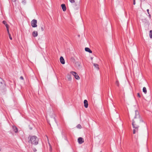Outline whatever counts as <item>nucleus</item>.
Instances as JSON below:
<instances>
[{"instance_id": "obj_1", "label": "nucleus", "mask_w": 152, "mask_h": 152, "mask_svg": "<svg viewBox=\"0 0 152 152\" xmlns=\"http://www.w3.org/2000/svg\"><path fill=\"white\" fill-rule=\"evenodd\" d=\"M141 122H143L140 117L139 112L136 110L135 111V116L134 119L132 120V125L133 128H134L133 130V133L134 134L136 132H137L139 126L138 124Z\"/></svg>"}, {"instance_id": "obj_2", "label": "nucleus", "mask_w": 152, "mask_h": 152, "mask_svg": "<svg viewBox=\"0 0 152 152\" xmlns=\"http://www.w3.org/2000/svg\"><path fill=\"white\" fill-rule=\"evenodd\" d=\"M28 142L31 143V144L34 145H36L38 143L39 139L35 136H29L28 138Z\"/></svg>"}, {"instance_id": "obj_3", "label": "nucleus", "mask_w": 152, "mask_h": 152, "mask_svg": "<svg viewBox=\"0 0 152 152\" xmlns=\"http://www.w3.org/2000/svg\"><path fill=\"white\" fill-rule=\"evenodd\" d=\"M5 86V82L0 77V90H2Z\"/></svg>"}, {"instance_id": "obj_4", "label": "nucleus", "mask_w": 152, "mask_h": 152, "mask_svg": "<svg viewBox=\"0 0 152 152\" xmlns=\"http://www.w3.org/2000/svg\"><path fill=\"white\" fill-rule=\"evenodd\" d=\"M75 5L74 7L76 10H78L80 6V0H75Z\"/></svg>"}, {"instance_id": "obj_5", "label": "nucleus", "mask_w": 152, "mask_h": 152, "mask_svg": "<svg viewBox=\"0 0 152 152\" xmlns=\"http://www.w3.org/2000/svg\"><path fill=\"white\" fill-rule=\"evenodd\" d=\"M70 73L75 77V78L77 80H78L80 79V77L77 74L76 72L74 71H71L70 72Z\"/></svg>"}, {"instance_id": "obj_6", "label": "nucleus", "mask_w": 152, "mask_h": 152, "mask_svg": "<svg viewBox=\"0 0 152 152\" xmlns=\"http://www.w3.org/2000/svg\"><path fill=\"white\" fill-rule=\"evenodd\" d=\"M37 20L35 19L31 21V25L33 27L35 28L37 27Z\"/></svg>"}, {"instance_id": "obj_7", "label": "nucleus", "mask_w": 152, "mask_h": 152, "mask_svg": "<svg viewBox=\"0 0 152 152\" xmlns=\"http://www.w3.org/2000/svg\"><path fill=\"white\" fill-rule=\"evenodd\" d=\"M75 66L78 69H81L82 68V66L81 65L80 62H77L75 63Z\"/></svg>"}, {"instance_id": "obj_8", "label": "nucleus", "mask_w": 152, "mask_h": 152, "mask_svg": "<svg viewBox=\"0 0 152 152\" xmlns=\"http://www.w3.org/2000/svg\"><path fill=\"white\" fill-rule=\"evenodd\" d=\"M78 142L80 144H82L84 142L83 139L81 137L78 138Z\"/></svg>"}, {"instance_id": "obj_9", "label": "nucleus", "mask_w": 152, "mask_h": 152, "mask_svg": "<svg viewBox=\"0 0 152 152\" xmlns=\"http://www.w3.org/2000/svg\"><path fill=\"white\" fill-rule=\"evenodd\" d=\"M84 106L85 107L87 108L88 106V102L87 100H84Z\"/></svg>"}, {"instance_id": "obj_10", "label": "nucleus", "mask_w": 152, "mask_h": 152, "mask_svg": "<svg viewBox=\"0 0 152 152\" xmlns=\"http://www.w3.org/2000/svg\"><path fill=\"white\" fill-rule=\"evenodd\" d=\"M12 130L14 131L15 133H17L18 132V129L15 126H13L12 127Z\"/></svg>"}, {"instance_id": "obj_11", "label": "nucleus", "mask_w": 152, "mask_h": 152, "mask_svg": "<svg viewBox=\"0 0 152 152\" xmlns=\"http://www.w3.org/2000/svg\"><path fill=\"white\" fill-rule=\"evenodd\" d=\"M60 61L61 64H65V61L63 57L62 56H61L60 58Z\"/></svg>"}, {"instance_id": "obj_12", "label": "nucleus", "mask_w": 152, "mask_h": 152, "mask_svg": "<svg viewBox=\"0 0 152 152\" xmlns=\"http://www.w3.org/2000/svg\"><path fill=\"white\" fill-rule=\"evenodd\" d=\"M32 35L34 37H36L38 36V32L37 31H34L32 33Z\"/></svg>"}, {"instance_id": "obj_13", "label": "nucleus", "mask_w": 152, "mask_h": 152, "mask_svg": "<svg viewBox=\"0 0 152 152\" xmlns=\"http://www.w3.org/2000/svg\"><path fill=\"white\" fill-rule=\"evenodd\" d=\"M61 7L63 11H66V7L65 5L64 4H62L61 5Z\"/></svg>"}, {"instance_id": "obj_14", "label": "nucleus", "mask_w": 152, "mask_h": 152, "mask_svg": "<svg viewBox=\"0 0 152 152\" xmlns=\"http://www.w3.org/2000/svg\"><path fill=\"white\" fill-rule=\"evenodd\" d=\"M85 50L86 51L90 53H92V51L88 48H85Z\"/></svg>"}, {"instance_id": "obj_15", "label": "nucleus", "mask_w": 152, "mask_h": 152, "mask_svg": "<svg viewBox=\"0 0 152 152\" xmlns=\"http://www.w3.org/2000/svg\"><path fill=\"white\" fill-rule=\"evenodd\" d=\"M68 80L69 81H71L72 80L71 76L70 75H68L67 77Z\"/></svg>"}, {"instance_id": "obj_16", "label": "nucleus", "mask_w": 152, "mask_h": 152, "mask_svg": "<svg viewBox=\"0 0 152 152\" xmlns=\"http://www.w3.org/2000/svg\"><path fill=\"white\" fill-rule=\"evenodd\" d=\"M93 65L96 68L98 69H99V65L98 64L95 63H93Z\"/></svg>"}, {"instance_id": "obj_17", "label": "nucleus", "mask_w": 152, "mask_h": 152, "mask_svg": "<svg viewBox=\"0 0 152 152\" xmlns=\"http://www.w3.org/2000/svg\"><path fill=\"white\" fill-rule=\"evenodd\" d=\"M143 92L145 94H146L147 93V89L145 87H144L142 89Z\"/></svg>"}, {"instance_id": "obj_18", "label": "nucleus", "mask_w": 152, "mask_h": 152, "mask_svg": "<svg viewBox=\"0 0 152 152\" xmlns=\"http://www.w3.org/2000/svg\"><path fill=\"white\" fill-rule=\"evenodd\" d=\"M149 36L151 38H152V30L150 31Z\"/></svg>"}, {"instance_id": "obj_19", "label": "nucleus", "mask_w": 152, "mask_h": 152, "mask_svg": "<svg viewBox=\"0 0 152 152\" xmlns=\"http://www.w3.org/2000/svg\"><path fill=\"white\" fill-rule=\"evenodd\" d=\"M77 128L79 129H81L82 128L81 125L80 124H78V125H77Z\"/></svg>"}, {"instance_id": "obj_20", "label": "nucleus", "mask_w": 152, "mask_h": 152, "mask_svg": "<svg viewBox=\"0 0 152 152\" xmlns=\"http://www.w3.org/2000/svg\"><path fill=\"white\" fill-rule=\"evenodd\" d=\"M49 144L50 146V151H52V148L51 147V145H50L49 143Z\"/></svg>"}, {"instance_id": "obj_21", "label": "nucleus", "mask_w": 152, "mask_h": 152, "mask_svg": "<svg viewBox=\"0 0 152 152\" xmlns=\"http://www.w3.org/2000/svg\"><path fill=\"white\" fill-rule=\"evenodd\" d=\"M116 84L118 86H119V82L118 81V80H117L116 82Z\"/></svg>"}, {"instance_id": "obj_22", "label": "nucleus", "mask_w": 152, "mask_h": 152, "mask_svg": "<svg viewBox=\"0 0 152 152\" xmlns=\"http://www.w3.org/2000/svg\"><path fill=\"white\" fill-rule=\"evenodd\" d=\"M69 1L71 3H73L75 2V0H69Z\"/></svg>"}, {"instance_id": "obj_23", "label": "nucleus", "mask_w": 152, "mask_h": 152, "mask_svg": "<svg viewBox=\"0 0 152 152\" xmlns=\"http://www.w3.org/2000/svg\"><path fill=\"white\" fill-rule=\"evenodd\" d=\"M2 23H3V24H4L5 25L6 24H7V22L5 21H4V20L3 21V22H2Z\"/></svg>"}, {"instance_id": "obj_24", "label": "nucleus", "mask_w": 152, "mask_h": 152, "mask_svg": "<svg viewBox=\"0 0 152 152\" xmlns=\"http://www.w3.org/2000/svg\"><path fill=\"white\" fill-rule=\"evenodd\" d=\"M9 35V38L10 39H11V40H12V37H11V34H8Z\"/></svg>"}, {"instance_id": "obj_25", "label": "nucleus", "mask_w": 152, "mask_h": 152, "mask_svg": "<svg viewBox=\"0 0 152 152\" xmlns=\"http://www.w3.org/2000/svg\"><path fill=\"white\" fill-rule=\"evenodd\" d=\"M5 26L6 27L7 29L9 28V25L8 24H6Z\"/></svg>"}, {"instance_id": "obj_26", "label": "nucleus", "mask_w": 152, "mask_h": 152, "mask_svg": "<svg viewBox=\"0 0 152 152\" xmlns=\"http://www.w3.org/2000/svg\"><path fill=\"white\" fill-rule=\"evenodd\" d=\"M137 96L139 98L140 97H141V96L139 93H137Z\"/></svg>"}, {"instance_id": "obj_27", "label": "nucleus", "mask_w": 152, "mask_h": 152, "mask_svg": "<svg viewBox=\"0 0 152 152\" xmlns=\"http://www.w3.org/2000/svg\"><path fill=\"white\" fill-rule=\"evenodd\" d=\"M7 29V33H8V34H10V32H9V28L8 29Z\"/></svg>"}, {"instance_id": "obj_28", "label": "nucleus", "mask_w": 152, "mask_h": 152, "mask_svg": "<svg viewBox=\"0 0 152 152\" xmlns=\"http://www.w3.org/2000/svg\"><path fill=\"white\" fill-rule=\"evenodd\" d=\"M41 30L42 31H44V28L42 27H41Z\"/></svg>"}, {"instance_id": "obj_29", "label": "nucleus", "mask_w": 152, "mask_h": 152, "mask_svg": "<svg viewBox=\"0 0 152 152\" xmlns=\"http://www.w3.org/2000/svg\"><path fill=\"white\" fill-rule=\"evenodd\" d=\"M147 12H148V14H150V13H149V9H147Z\"/></svg>"}, {"instance_id": "obj_30", "label": "nucleus", "mask_w": 152, "mask_h": 152, "mask_svg": "<svg viewBox=\"0 0 152 152\" xmlns=\"http://www.w3.org/2000/svg\"><path fill=\"white\" fill-rule=\"evenodd\" d=\"M149 14V15H148L149 17V18H151V15L150 14Z\"/></svg>"}, {"instance_id": "obj_31", "label": "nucleus", "mask_w": 152, "mask_h": 152, "mask_svg": "<svg viewBox=\"0 0 152 152\" xmlns=\"http://www.w3.org/2000/svg\"><path fill=\"white\" fill-rule=\"evenodd\" d=\"M20 79L21 80H23V77H22V76H21L20 77Z\"/></svg>"}, {"instance_id": "obj_32", "label": "nucleus", "mask_w": 152, "mask_h": 152, "mask_svg": "<svg viewBox=\"0 0 152 152\" xmlns=\"http://www.w3.org/2000/svg\"><path fill=\"white\" fill-rule=\"evenodd\" d=\"M33 151H36L37 150L36 149H34Z\"/></svg>"}, {"instance_id": "obj_33", "label": "nucleus", "mask_w": 152, "mask_h": 152, "mask_svg": "<svg viewBox=\"0 0 152 152\" xmlns=\"http://www.w3.org/2000/svg\"><path fill=\"white\" fill-rule=\"evenodd\" d=\"M135 4V1H134L133 2V4L134 5Z\"/></svg>"}, {"instance_id": "obj_34", "label": "nucleus", "mask_w": 152, "mask_h": 152, "mask_svg": "<svg viewBox=\"0 0 152 152\" xmlns=\"http://www.w3.org/2000/svg\"><path fill=\"white\" fill-rule=\"evenodd\" d=\"M1 146H0V151H1Z\"/></svg>"}, {"instance_id": "obj_35", "label": "nucleus", "mask_w": 152, "mask_h": 152, "mask_svg": "<svg viewBox=\"0 0 152 152\" xmlns=\"http://www.w3.org/2000/svg\"><path fill=\"white\" fill-rule=\"evenodd\" d=\"M53 119H54V121H56V119H55V118L54 117H53Z\"/></svg>"}, {"instance_id": "obj_36", "label": "nucleus", "mask_w": 152, "mask_h": 152, "mask_svg": "<svg viewBox=\"0 0 152 152\" xmlns=\"http://www.w3.org/2000/svg\"><path fill=\"white\" fill-rule=\"evenodd\" d=\"M12 1H16V0H12Z\"/></svg>"}, {"instance_id": "obj_37", "label": "nucleus", "mask_w": 152, "mask_h": 152, "mask_svg": "<svg viewBox=\"0 0 152 152\" xmlns=\"http://www.w3.org/2000/svg\"><path fill=\"white\" fill-rule=\"evenodd\" d=\"M91 59L92 60V59H93V58H92V57H91Z\"/></svg>"}, {"instance_id": "obj_38", "label": "nucleus", "mask_w": 152, "mask_h": 152, "mask_svg": "<svg viewBox=\"0 0 152 152\" xmlns=\"http://www.w3.org/2000/svg\"><path fill=\"white\" fill-rule=\"evenodd\" d=\"M142 1H145V0H141Z\"/></svg>"}, {"instance_id": "obj_39", "label": "nucleus", "mask_w": 152, "mask_h": 152, "mask_svg": "<svg viewBox=\"0 0 152 152\" xmlns=\"http://www.w3.org/2000/svg\"><path fill=\"white\" fill-rule=\"evenodd\" d=\"M134 1H135V0H133Z\"/></svg>"}, {"instance_id": "obj_40", "label": "nucleus", "mask_w": 152, "mask_h": 152, "mask_svg": "<svg viewBox=\"0 0 152 152\" xmlns=\"http://www.w3.org/2000/svg\"><path fill=\"white\" fill-rule=\"evenodd\" d=\"M100 152H102L101 151Z\"/></svg>"}]
</instances>
